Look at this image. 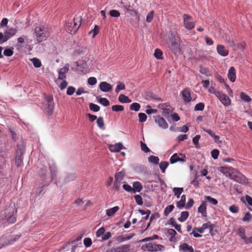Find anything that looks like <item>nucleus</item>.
<instances>
[{
    "label": "nucleus",
    "instance_id": "obj_1",
    "mask_svg": "<svg viewBox=\"0 0 252 252\" xmlns=\"http://www.w3.org/2000/svg\"><path fill=\"white\" fill-rule=\"evenodd\" d=\"M38 175L42 181V186L36 188L34 189V193L36 195H39L42 191L43 190V188L44 186H48L49 184V181H48L49 174L48 172L47 167H44L40 169L38 171Z\"/></svg>",
    "mask_w": 252,
    "mask_h": 252
},
{
    "label": "nucleus",
    "instance_id": "obj_2",
    "mask_svg": "<svg viewBox=\"0 0 252 252\" xmlns=\"http://www.w3.org/2000/svg\"><path fill=\"white\" fill-rule=\"evenodd\" d=\"M13 209L8 208L4 211H1L0 215V223L4 224L13 223L16 221V218L13 215Z\"/></svg>",
    "mask_w": 252,
    "mask_h": 252
},
{
    "label": "nucleus",
    "instance_id": "obj_3",
    "mask_svg": "<svg viewBox=\"0 0 252 252\" xmlns=\"http://www.w3.org/2000/svg\"><path fill=\"white\" fill-rule=\"evenodd\" d=\"M36 39L38 42L46 40L50 36V31L45 26H38L35 28L34 32Z\"/></svg>",
    "mask_w": 252,
    "mask_h": 252
},
{
    "label": "nucleus",
    "instance_id": "obj_4",
    "mask_svg": "<svg viewBox=\"0 0 252 252\" xmlns=\"http://www.w3.org/2000/svg\"><path fill=\"white\" fill-rule=\"evenodd\" d=\"M180 38L174 34L172 33L170 39L169 48L171 52L175 55H179L181 52Z\"/></svg>",
    "mask_w": 252,
    "mask_h": 252
},
{
    "label": "nucleus",
    "instance_id": "obj_5",
    "mask_svg": "<svg viewBox=\"0 0 252 252\" xmlns=\"http://www.w3.org/2000/svg\"><path fill=\"white\" fill-rule=\"evenodd\" d=\"M21 235L3 236L0 238V249L8 245H13L19 240Z\"/></svg>",
    "mask_w": 252,
    "mask_h": 252
},
{
    "label": "nucleus",
    "instance_id": "obj_6",
    "mask_svg": "<svg viewBox=\"0 0 252 252\" xmlns=\"http://www.w3.org/2000/svg\"><path fill=\"white\" fill-rule=\"evenodd\" d=\"M17 32L15 28H10L5 31L3 33L0 32V44L7 41L9 38L14 36Z\"/></svg>",
    "mask_w": 252,
    "mask_h": 252
},
{
    "label": "nucleus",
    "instance_id": "obj_7",
    "mask_svg": "<svg viewBox=\"0 0 252 252\" xmlns=\"http://www.w3.org/2000/svg\"><path fill=\"white\" fill-rule=\"evenodd\" d=\"M230 179L243 184H247L248 183V179L235 169V171H233V173L231 175Z\"/></svg>",
    "mask_w": 252,
    "mask_h": 252
},
{
    "label": "nucleus",
    "instance_id": "obj_8",
    "mask_svg": "<svg viewBox=\"0 0 252 252\" xmlns=\"http://www.w3.org/2000/svg\"><path fill=\"white\" fill-rule=\"evenodd\" d=\"M54 102L53 97L52 96H46L45 100L42 106L43 109L47 112L48 114H51L54 108Z\"/></svg>",
    "mask_w": 252,
    "mask_h": 252
},
{
    "label": "nucleus",
    "instance_id": "obj_9",
    "mask_svg": "<svg viewBox=\"0 0 252 252\" xmlns=\"http://www.w3.org/2000/svg\"><path fill=\"white\" fill-rule=\"evenodd\" d=\"M183 17L184 27L189 30L193 29L195 27V23L193 21L192 17L187 14H184Z\"/></svg>",
    "mask_w": 252,
    "mask_h": 252
},
{
    "label": "nucleus",
    "instance_id": "obj_10",
    "mask_svg": "<svg viewBox=\"0 0 252 252\" xmlns=\"http://www.w3.org/2000/svg\"><path fill=\"white\" fill-rule=\"evenodd\" d=\"M69 24H70L71 26H72V24L75 25V28L73 30H70V29L68 28V31L71 34H75L81 26V17L80 16L75 17L74 18L73 21L72 22L69 23Z\"/></svg>",
    "mask_w": 252,
    "mask_h": 252
},
{
    "label": "nucleus",
    "instance_id": "obj_11",
    "mask_svg": "<svg viewBox=\"0 0 252 252\" xmlns=\"http://www.w3.org/2000/svg\"><path fill=\"white\" fill-rule=\"evenodd\" d=\"M186 156L185 154L179 153L174 154L170 158L171 164H174L178 161L185 162L186 161Z\"/></svg>",
    "mask_w": 252,
    "mask_h": 252
},
{
    "label": "nucleus",
    "instance_id": "obj_12",
    "mask_svg": "<svg viewBox=\"0 0 252 252\" xmlns=\"http://www.w3.org/2000/svg\"><path fill=\"white\" fill-rule=\"evenodd\" d=\"M218 170L226 177L230 178L233 171H235V169L232 167L220 166L218 168Z\"/></svg>",
    "mask_w": 252,
    "mask_h": 252
},
{
    "label": "nucleus",
    "instance_id": "obj_13",
    "mask_svg": "<svg viewBox=\"0 0 252 252\" xmlns=\"http://www.w3.org/2000/svg\"><path fill=\"white\" fill-rule=\"evenodd\" d=\"M146 248L147 250L150 252L162 251L164 249V247L162 245L153 243L147 244L146 245Z\"/></svg>",
    "mask_w": 252,
    "mask_h": 252
},
{
    "label": "nucleus",
    "instance_id": "obj_14",
    "mask_svg": "<svg viewBox=\"0 0 252 252\" xmlns=\"http://www.w3.org/2000/svg\"><path fill=\"white\" fill-rule=\"evenodd\" d=\"M155 122L158 124V126L162 129H166L168 126V124L165 121V120L159 116H158L155 117Z\"/></svg>",
    "mask_w": 252,
    "mask_h": 252
},
{
    "label": "nucleus",
    "instance_id": "obj_15",
    "mask_svg": "<svg viewBox=\"0 0 252 252\" xmlns=\"http://www.w3.org/2000/svg\"><path fill=\"white\" fill-rule=\"evenodd\" d=\"M217 97L224 106H228L230 105L231 100L226 94L220 92Z\"/></svg>",
    "mask_w": 252,
    "mask_h": 252
},
{
    "label": "nucleus",
    "instance_id": "obj_16",
    "mask_svg": "<svg viewBox=\"0 0 252 252\" xmlns=\"http://www.w3.org/2000/svg\"><path fill=\"white\" fill-rule=\"evenodd\" d=\"M99 88L103 92H109L113 89V87L111 85L104 81L100 83Z\"/></svg>",
    "mask_w": 252,
    "mask_h": 252
},
{
    "label": "nucleus",
    "instance_id": "obj_17",
    "mask_svg": "<svg viewBox=\"0 0 252 252\" xmlns=\"http://www.w3.org/2000/svg\"><path fill=\"white\" fill-rule=\"evenodd\" d=\"M181 94L185 102H189L191 101V97L189 88H187L184 89L182 91Z\"/></svg>",
    "mask_w": 252,
    "mask_h": 252
},
{
    "label": "nucleus",
    "instance_id": "obj_18",
    "mask_svg": "<svg viewBox=\"0 0 252 252\" xmlns=\"http://www.w3.org/2000/svg\"><path fill=\"white\" fill-rule=\"evenodd\" d=\"M69 65L66 64L64 67L61 68L59 71V80H63L66 78V73L68 72Z\"/></svg>",
    "mask_w": 252,
    "mask_h": 252
},
{
    "label": "nucleus",
    "instance_id": "obj_19",
    "mask_svg": "<svg viewBox=\"0 0 252 252\" xmlns=\"http://www.w3.org/2000/svg\"><path fill=\"white\" fill-rule=\"evenodd\" d=\"M217 51L218 53L222 57H226L229 54L228 50L222 45H218L217 47Z\"/></svg>",
    "mask_w": 252,
    "mask_h": 252
},
{
    "label": "nucleus",
    "instance_id": "obj_20",
    "mask_svg": "<svg viewBox=\"0 0 252 252\" xmlns=\"http://www.w3.org/2000/svg\"><path fill=\"white\" fill-rule=\"evenodd\" d=\"M125 149V147L121 143H117L109 146V150L112 152H119L122 149Z\"/></svg>",
    "mask_w": 252,
    "mask_h": 252
},
{
    "label": "nucleus",
    "instance_id": "obj_21",
    "mask_svg": "<svg viewBox=\"0 0 252 252\" xmlns=\"http://www.w3.org/2000/svg\"><path fill=\"white\" fill-rule=\"evenodd\" d=\"M207 204L205 201L202 202L198 208V212L201 214L203 217H207Z\"/></svg>",
    "mask_w": 252,
    "mask_h": 252
},
{
    "label": "nucleus",
    "instance_id": "obj_22",
    "mask_svg": "<svg viewBox=\"0 0 252 252\" xmlns=\"http://www.w3.org/2000/svg\"><path fill=\"white\" fill-rule=\"evenodd\" d=\"M228 78L232 82H234L235 81L236 76V70L233 66H231L229 68L228 72Z\"/></svg>",
    "mask_w": 252,
    "mask_h": 252
},
{
    "label": "nucleus",
    "instance_id": "obj_23",
    "mask_svg": "<svg viewBox=\"0 0 252 252\" xmlns=\"http://www.w3.org/2000/svg\"><path fill=\"white\" fill-rule=\"evenodd\" d=\"M179 250L183 252H194L193 248L185 243L180 245Z\"/></svg>",
    "mask_w": 252,
    "mask_h": 252
},
{
    "label": "nucleus",
    "instance_id": "obj_24",
    "mask_svg": "<svg viewBox=\"0 0 252 252\" xmlns=\"http://www.w3.org/2000/svg\"><path fill=\"white\" fill-rule=\"evenodd\" d=\"M129 245H124L113 249L114 252H128L130 250Z\"/></svg>",
    "mask_w": 252,
    "mask_h": 252
},
{
    "label": "nucleus",
    "instance_id": "obj_25",
    "mask_svg": "<svg viewBox=\"0 0 252 252\" xmlns=\"http://www.w3.org/2000/svg\"><path fill=\"white\" fill-rule=\"evenodd\" d=\"M186 200V196L183 194L181 196V199L176 203L177 207L179 209H183L185 206V202Z\"/></svg>",
    "mask_w": 252,
    "mask_h": 252
},
{
    "label": "nucleus",
    "instance_id": "obj_26",
    "mask_svg": "<svg viewBox=\"0 0 252 252\" xmlns=\"http://www.w3.org/2000/svg\"><path fill=\"white\" fill-rule=\"evenodd\" d=\"M134 236H135V233H131L127 236H124L123 235L119 236L117 237V241L119 243H122L131 239Z\"/></svg>",
    "mask_w": 252,
    "mask_h": 252
},
{
    "label": "nucleus",
    "instance_id": "obj_27",
    "mask_svg": "<svg viewBox=\"0 0 252 252\" xmlns=\"http://www.w3.org/2000/svg\"><path fill=\"white\" fill-rule=\"evenodd\" d=\"M119 207L118 206H115L113 208L107 209L106 211V214L108 217H112L114 215L116 212L119 210Z\"/></svg>",
    "mask_w": 252,
    "mask_h": 252
},
{
    "label": "nucleus",
    "instance_id": "obj_28",
    "mask_svg": "<svg viewBox=\"0 0 252 252\" xmlns=\"http://www.w3.org/2000/svg\"><path fill=\"white\" fill-rule=\"evenodd\" d=\"M133 192H140L142 189V185L139 182H135L133 184Z\"/></svg>",
    "mask_w": 252,
    "mask_h": 252
},
{
    "label": "nucleus",
    "instance_id": "obj_29",
    "mask_svg": "<svg viewBox=\"0 0 252 252\" xmlns=\"http://www.w3.org/2000/svg\"><path fill=\"white\" fill-rule=\"evenodd\" d=\"M19 152L20 153V155H17L15 158V164L17 166H20L23 162V158L22 156L23 150L19 149Z\"/></svg>",
    "mask_w": 252,
    "mask_h": 252
},
{
    "label": "nucleus",
    "instance_id": "obj_30",
    "mask_svg": "<svg viewBox=\"0 0 252 252\" xmlns=\"http://www.w3.org/2000/svg\"><path fill=\"white\" fill-rule=\"evenodd\" d=\"M118 100L119 101L123 103H130L131 101V100L128 97V96H126L123 94H121L119 95Z\"/></svg>",
    "mask_w": 252,
    "mask_h": 252
},
{
    "label": "nucleus",
    "instance_id": "obj_31",
    "mask_svg": "<svg viewBox=\"0 0 252 252\" xmlns=\"http://www.w3.org/2000/svg\"><path fill=\"white\" fill-rule=\"evenodd\" d=\"M97 101L103 105L104 106H107L109 105V100L106 98L103 97H101L100 96L97 97Z\"/></svg>",
    "mask_w": 252,
    "mask_h": 252
},
{
    "label": "nucleus",
    "instance_id": "obj_32",
    "mask_svg": "<svg viewBox=\"0 0 252 252\" xmlns=\"http://www.w3.org/2000/svg\"><path fill=\"white\" fill-rule=\"evenodd\" d=\"M240 96L241 99L245 102L249 103L252 101V98L244 92H241Z\"/></svg>",
    "mask_w": 252,
    "mask_h": 252
},
{
    "label": "nucleus",
    "instance_id": "obj_33",
    "mask_svg": "<svg viewBox=\"0 0 252 252\" xmlns=\"http://www.w3.org/2000/svg\"><path fill=\"white\" fill-rule=\"evenodd\" d=\"M202 129L204 131L208 133L215 141L218 140L220 139V137L216 135L211 129H207L204 127L202 128Z\"/></svg>",
    "mask_w": 252,
    "mask_h": 252
},
{
    "label": "nucleus",
    "instance_id": "obj_34",
    "mask_svg": "<svg viewBox=\"0 0 252 252\" xmlns=\"http://www.w3.org/2000/svg\"><path fill=\"white\" fill-rule=\"evenodd\" d=\"M189 216V213L187 211L182 212L181 214V216L178 218V220L180 222L185 221Z\"/></svg>",
    "mask_w": 252,
    "mask_h": 252
},
{
    "label": "nucleus",
    "instance_id": "obj_35",
    "mask_svg": "<svg viewBox=\"0 0 252 252\" xmlns=\"http://www.w3.org/2000/svg\"><path fill=\"white\" fill-rule=\"evenodd\" d=\"M159 159L158 157L154 156H150L148 158V161L154 164H158L159 162Z\"/></svg>",
    "mask_w": 252,
    "mask_h": 252
},
{
    "label": "nucleus",
    "instance_id": "obj_36",
    "mask_svg": "<svg viewBox=\"0 0 252 252\" xmlns=\"http://www.w3.org/2000/svg\"><path fill=\"white\" fill-rule=\"evenodd\" d=\"M237 234L244 241L246 239V237L245 236V229L243 227H240L237 230Z\"/></svg>",
    "mask_w": 252,
    "mask_h": 252
},
{
    "label": "nucleus",
    "instance_id": "obj_37",
    "mask_svg": "<svg viewBox=\"0 0 252 252\" xmlns=\"http://www.w3.org/2000/svg\"><path fill=\"white\" fill-rule=\"evenodd\" d=\"M125 176V174L124 172L122 171L119 172L115 174V180L118 182H121Z\"/></svg>",
    "mask_w": 252,
    "mask_h": 252
},
{
    "label": "nucleus",
    "instance_id": "obj_38",
    "mask_svg": "<svg viewBox=\"0 0 252 252\" xmlns=\"http://www.w3.org/2000/svg\"><path fill=\"white\" fill-rule=\"evenodd\" d=\"M173 191L174 193V194L177 198H179L180 195L183 191V188H174L173 189Z\"/></svg>",
    "mask_w": 252,
    "mask_h": 252
},
{
    "label": "nucleus",
    "instance_id": "obj_39",
    "mask_svg": "<svg viewBox=\"0 0 252 252\" xmlns=\"http://www.w3.org/2000/svg\"><path fill=\"white\" fill-rule=\"evenodd\" d=\"M96 123L98 126L101 129H104V123L102 117H99L96 121Z\"/></svg>",
    "mask_w": 252,
    "mask_h": 252
},
{
    "label": "nucleus",
    "instance_id": "obj_40",
    "mask_svg": "<svg viewBox=\"0 0 252 252\" xmlns=\"http://www.w3.org/2000/svg\"><path fill=\"white\" fill-rule=\"evenodd\" d=\"M117 86L115 89V92L117 93H118L120 91L123 90L125 89V85L124 83H122L120 81H119L117 83Z\"/></svg>",
    "mask_w": 252,
    "mask_h": 252
},
{
    "label": "nucleus",
    "instance_id": "obj_41",
    "mask_svg": "<svg viewBox=\"0 0 252 252\" xmlns=\"http://www.w3.org/2000/svg\"><path fill=\"white\" fill-rule=\"evenodd\" d=\"M168 165H169V163L167 161H163L160 162L159 166V168L162 173L165 172V169L168 167Z\"/></svg>",
    "mask_w": 252,
    "mask_h": 252
},
{
    "label": "nucleus",
    "instance_id": "obj_42",
    "mask_svg": "<svg viewBox=\"0 0 252 252\" xmlns=\"http://www.w3.org/2000/svg\"><path fill=\"white\" fill-rule=\"evenodd\" d=\"M31 61L32 63L35 67L38 68L41 66V63L39 59L35 58H33L31 59Z\"/></svg>",
    "mask_w": 252,
    "mask_h": 252
},
{
    "label": "nucleus",
    "instance_id": "obj_43",
    "mask_svg": "<svg viewBox=\"0 0 252 252\" xmlns=\"http://www.w3.org/2000/svg\"><path fill=\"white\" fill-rule=\"evenodd\" d=\"M174 206L173 205H170L167 206L164 211V215L167 216L173 210Z\"/></svg>",
    "mask_w": 252,
    "mask_h": 252
},
{
    "label": "nucleus",
    "instance_id": "obj_44",
    "mask_svg": "<svg viewBox=\"0 0 252 252\" xmlns=\"http://www.w3.org/2000/svg\"><path fill=\"white\" fill-rule=\"evenodd\" d=\"M140 108V105L137 102L132 103L130 106V109L135 111H138Z\"/></svg>",
    "mask_w": 252,
    "mask_h": 252
},
{
    "label": "nucleus",
    "instance_id": "obj_45",
    "mask_svg": "<svg viewBox=\"0 0 252 252\" xmlns=\"http://www.w3.org/2000/svg\"><path fill=\"white\" fill-rule=\"evenodd\" d=\"M205 200L208 201L210 203H211L214 205H216L218 204L217 200L214 198L211 197L210 196H206L205 197Z\"/></svg>",
    "mask_w": 252,
    "mask_h": 252
},
{
    "label": "nucleus",
    "instance_id": "obj_46",
    "mask_svg": "<svg viewBox=\"0 0 252 252\" xmlns=\"http://www.w3.org/2000/svg\"><path fill=\"white\" fill-rule=\"evenodd\" d=\"M89 108L91 110L95 112H98L100 110V107L98 105L92 103L90 104Z\"/></svg>",
    "mask_w": 252,
    "mask_h": 252
},
{
    "label": "nucleus",
    "instance_id": "obj_47",
    "mask_svg": "<svg viewBox=\"0 0 252 252\" xmlns=\"http://www.w3.org/2000/svg\"><path fill=\"white\" fill-rule=\"evenodd\" d=\"M139 122L140 123L145 122L147 118V115L143 113H140L138 114Z\"/></svg>",
    "mask_w": 252,
    "mask_h": 252
},
{
    "label": "nucleus",
    "instance_id": "obj_48",
    "mask_svg": "<svg viewBox=\"0 0 252 252\" xmlns=\"http://www.w3.org/2000/svg\"><path fill=\"white\" fill-rule=\"evenodd\" d=\"M205 107L204 103L203 102H200L196 104L194 107L195 111H202L204 110Z\"/></svg>",
    "mask_w": 252,
    "mask_h": 252
},
{
    "label": "nucleus",
    "instance_id": "obj_49",
    "mask_svg": "<svg viewBox=\"0 0 252 252\" xmlns=\"http://www.w3.org/2000/svg\"><path fill=\"white\" fill-rule=\"evenodd\" d=\"M112 109L113 111L119 112L122 111L124 110V106L120 105H115L112 106Z\"/></svg>",
    "mask_w": 252,
    "mask_h": 252
},
{
    "label": "nucleus",
    "instance_id": "obj_50",
    "mask_svg": "<svg viewBox=\"0 0 252 252\" xmlns=\"http://www.w3.org/2000/svg\"><path fill=\"white\" fill-rule=\"evenodd\" d=\"M162 52L160 49H156L155 51L154 56L157 59H162Z\"/></svg>",
    "mask_w": 252,
    "mask_h": 252
},
{
    "label": "nucleus",
    "instance_id": "obj_51",
    "mask_svg": "<svg viewBox=\"0 0 252 252\" xmlns=\"http://www.w3.org/2000/svg\"><path fill=\"white\" fill-rule=\"evenodd\" d=\"M134 198H135L136 203L138 205H142L143 204V199L140 195H138V194L135 195Z\"/></svg>",
    "mask_w": 252,
    "mask_h": 252
},
{
    "label": "nucleus",
    "instance_id": "obj_52",
    "mask_svg": "<svg viewBox=\"0 0 252 252\" xmlns=\"http://www.w3.org/2000/svg\"><path fill=\"white\" fill-rule=\"evenodd\" d=\"M229 210L232 213H237L239 212V208L238 206L232 205L229 207Z\"/></svg>",
    "mask_w": 252,
    "mask_h": 252
},
{
    "label": "nucleus",
    "instance_id": "obj_53",
    "mask_svg": "<svg viewBox=\"0 0 252 252\" xmlns=\"http://www.w3.org/2000/svg\"><path fill=\"white\" fill-rule=\"evenodd\" d=\"M109 14L113 17H118L120 16V13L117 10H111L109 12Z\"/></svg>",
    "mask_w": 252,
    "mask_h": 252
},
{
    "label": "nucleus",
    "instance_id": "obj_54",
    "mask_svg": "<svg viewBox=\"0 0 252 252\" xmlns=\"http://www.w3.org/2000/svg\"><path fill=\"white\" fill-rule=\"evenodd\" d=\"M141 148L142 151L145 153H148L150 151L149 148L147 146L146 144L142 141H140Z\"/></svg>",
    "mask_w": 252,
    "mask_h": 252
},
{
    "label": "nucleus",
    "instance_id": "obj_55",
    "mask_svg": "<svg viewBox=\"0 0 252 252\" xmlns=\"http://www.w3.org/2000/svg\"><path fill=\"white\" fill-rule=\"evenodd\" d=\"M105 231V228L103 227H100L96 232V236L97 237H100L102 236Z\"/></svg>",
    "mask_w": 252,
    "mask_h": 252
},
{
    "label": "nucleus",
    "instance_id": "obj_56",
    "mask_svg": "<svg viewBox=\"0 0 252 252\" xmlns=\"http://www.w3.org/2000/svg\"><path fill=\"white\" fill-rule=\"evenodd\" d=\"M200 135H197L192 139V142L195 145L196 148L198 147L199 146V140L200 138Z\"/></svg>",
    "mask_w": 252,
    "mask_h": 252
},
{
    "label": "nucleus",
    "instance_id": "obj_57",
    "mask_svg": "<svg viewBox=\"0 0 252 252\" xmlns=\"http://www.w3.org/2000/svg\"><path fill=\"white\" fill-rule=\"evenodd\" d=\"M97 83L96 79L94 77H91L88 79V83L90 85H94Z\"/></svg>",
    "mask_w": 252,
    "mask_h": 252
},
{
    "label": "nucleus",
    "instance_id": "obj_58",
    "mask_svg": "<svg viewBox=\"0 0 252 252\" xmlns=\"http://www.w3.org/2000/svg\"><path fill=\"white\" fill-rule=\"evenodd\" d=\"M219 155V151L217 149H214L211 151L212 157L216 159H217Z\"/></svg>",
    "mask_w": 252,
    "mask_h": 252
},
{
    "label": "nucleus",
    "instance_id": "obj_59",
    "mask_svg": "<svg viewBox=\"0 0 252 252\" xmlns=\"http://www.w3.org/2000/svg\"><path fill=\"white\" fill-rule=\"evenodd\" d=\"M154 11H151L147 16L146 21L148 23L151 22L153 19Z\"/></svg>",
    "mask_w": 252,
    "mask_h": 252
},
{
    "label": "nucleus",
    "instance_id": "obj_60",
    "mask_svg": "<svg viewBox=\"0 0 252 252\" xmlns=\"http://www.w3.org/2000/svg\"><path fill=\"white\" fill-rule=\"evenodd\" d=\"M92 240L89 238H86L84 239V244L86 247L88 248L92 245Z\"/></svg>",
    "mask_w": 252,
    "mask_h": 252
},
{
    "label": "nucleus",
    "instance_id": "obj_61",
    "mask_svg": "<svg viewBox=\"0 0 252 252\" xmlns=\"http://www.w3.org/2000/svg\"><path fill=\"white\" fill-rule=\"evenodd\" d=\"M75 92V88L72 86H69L68 87L66 91L67 94L69 95H72Z\"/></svg>",
    "mask_w": 252,
    "mask_h": 252
},
{
    "label": "nucleus",
    "instance_id": "obj_62",
    "mask_svg": "<svg viewBox=\"0 0 252 252\" xmlns=\"http://www.w3.org/2000/svg\"><path fill=\"white\" fill-rule=\"evenodd\" d=\"M246 199L248 204L251 206V207H249V210L252 211V198L249 195H246Z\"/></svg>",
    "mask_w": 252,
    "mask_h": 252
},
{
    "label": "nucleus",
    "instance_id": "obj_63",
    "mask_svg": "<svg viewBox=\"0 0 252 252\" xmlns=\"http://www.w3.org/2000/svg\"><path fill=\"white\" fill-rule=\"evenodd\" d=\"M13 54V52L11 49H6L3 51V55L6 57H10Z\"/></svg>",
    "mask_w": 252,
    "mask_h": 252
},
{
    "label": "nucleus",
    "instance_id": "obj_64",
    "mask_svg": "<svg viewBox=\"0 0 252 252\" xmlns=\"http://www.w3.org/2000/svg\"><path fill=\"white\" fill-rule=\"evenodd\" d=\"M194 200L192 198H190L189 199L186 205H185V208L187 209H189L193 205Z\"/></svg>",
    "mask_w": 252,
    "mask_h": 252
}]
</instances>
